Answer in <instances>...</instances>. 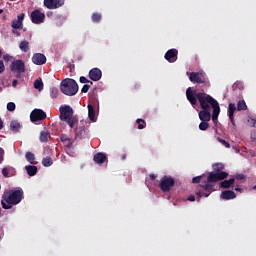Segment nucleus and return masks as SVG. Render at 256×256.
<instances>
[{
    "label": "nucleus",
    "instance_id": "f257e3e1",
    "mask_svg": "<svg viewBox=\"0 0 256 256\" xmlns=\"http://www.w3.org/2000/svg\"><path fill=\"white\" fill-rule=\"evenodd\" d=\"M186 97L192 107L197 105V101H199L201 109H211L212 107V121L214 124H217L221 107H219V102L215 98L205 93V90L192 89L191 87L187 88Z\"/></svg>",
    "mask_w": 256,
    "mask_h": 256
},
{
    "label": "nucleus",
    "instance_id": "f03ea898",
    "mask_svg": "<svg viewBox=\"0 0 256 256\" xmlns=\"http://www.w3.org/2000/svg\"><path fill=\"white\" fill-rule=\"evenodd\" d=\"M227 177H229V173L227 172L208 173L207 181L199 185L196 189L198 199H201V197H209V195L215 191V183H217V181H223V179H227Z\"/></svg>",
    "mask_w": 256,
    "mask_h": 256
},
{
    "label": "nucleus",
    "instance_id": "7ed1b4c3",
    "mask_svg": "<svg viewBox=\"0 0 256 256\" xmlns=\"http://www.w3.org/2000/svg\"><path fill=\"white\" fill-rule=\"evenodd\" d=\"M23 189L9 190L3 195L1 205L4 209H12L13 205H19L23 201Z\"/></svg>",
    "mask_w": 256,
    "mask_h": 256
},
{
    "label": "nucleus",
    "instance_id": "20e7f679",
    "mask_svg": "<svg viewBox=\"0 0 256 256\" xmlns=\"http://www.w3.org/2000/svg\"><path fill=\"white\" fill-rule=\"evenodd\" d=\"M59 111L61 121H65L70 129H74L75 125L79 123V120L77 119V116H73V108L69 105L61 106Z\"/></svg>",
    "mask_w": 256,
    "mask_h": 256
},
{
    "label": "nucleus",
    "instance_id": "39448f33",
    "mask_svg": "<svg viewBox=\"0 0 256 256\" xmlns=\"http://www.w3.org/2000/svg\"><path fill=\"white\" fill-rule=\"evenodd\" d=\"M60 91L68 97H73V95H77L79 91V85L77 84V81L71 78H66L62 80L60 84Z\"/></svg>",
    "mask_w": 256,
    "mask_h": 256
},
{
    "label": "nucleus",
    "instance_id": "423d86ee",
    "mask_svg": "<svg viewBox=\"0 0 256 256\" xmlns=\"http://www.w3.org/2000/svg\"><path fill=\"white\" fill-rule=\"evenodd\" d=\"M173 187H175V179L173 177L165 176L161 179L160 189L163 191V193H169Z\"/></svg>",
    "mask_w": 256,
    "mask_h": 256
},
{
    "label": "nucleus",
    "instance_id": "0eeeda50",
    "mask_svg": "<svg viewBox=\"0 0 256 256\" xmlns=\"http://www.w3.org/2000/svg\"><path fill=\"white\" fill-rule=\"evenodd\" d=\"M30 19L34 25H41V23H45V13L41 12L39 9H36L31 12Z\"/></svg>",
    "mask_w": 256,
    "mask_h": 256
},
{
    "label": "nucleus",
    "instance_id": "6e6552de",
    "mask_svg": "<svg viewBox=\"0 0 256 256\" xmlns=\"http://www.w3.org/2000/svg\"><path fill=\"white\" fill-rule=\"evenodd\" d=\"M189 80L191 83H207V76L202 72H191L189 74Z\"/></svg>",
    "mask_w": 256,
    "mask_h": 256
},
{
    "label": "nucleus",
    "instance_id": "1a4fd4ad",
    "mask_svg": "<svg viewBox=\"0 0 256 256\" xmlns=\"http://www.w3.org/2000/svg\"><path fill=\"white\" fill-rule=\"evenodd\" d=\"M44 119H47V114L41 109H34L30 113V120L32 123H37V121H44Z\"/></svg>",
    "mask_w": 256,
    "mask_h": 256
},
{
    "label": "nucleus",
    "instance_id": "9d476101",
    "mask_svg": "<svg viewBox=\"0 0 256 256\" xmlns=\"http://www.w3.org/2000/svg\"><path fill=\"white\" fill-rule=\"evenodd\" d=\"M10 70L14 73H25V62L23 60H14L10 65Z\"/></svg>",
    "mask_w": 256,
    "mask_h": 256
},
{
    "label": "nucleus",
    "instance_id": "9b49d317",
    "mask_svg": "<svg viewBox=\"0 0 256 256\" xmlns=\"http://www.w3.org/2000/svg\"><path fill=\"white\" fill-rule=\"evenodd\" d=\"M65 5V0H44V6L47 9H59Z\"/></svg>",
    "mask_w": 256,
    "mask_h": 256
},
{
    "label": "nucleus",
    "instance_id": "f8f14e48",
    "mask_svg": "<svg viewBox=\"0 0 256 256\" xmlns=\"http://www.w3.org/2000/svg\"><path fill=\"white\" fill-rule=\"evenodd\" d=\"M178 55H179V50L172 48L165 53L164 57L166 61H168V63H175V61H177Z\"/></svg>",
    "mask_w": 256,
    "mask_h": 256
},
{
    "label": "nucleus",
    "instance_id": "ddd939ff",
    "mask_svg": "<svg viewBox=\"0 0 256 256\" xmlns=\"http://www.w3.org/2000/svg\"><path fill=\"white\" fill-rule=\"evenodd\" d=\"M32 63L34 65H45L47 63V57L41 53H35L32 56Z\"/></svg>",
    "mask_w": 256,
    "mask_h": 256
},
{
    "label": "nucleus",
    "instance_id": "4468645a",
    "mask_svg": "<svg viewBox=\"0 0 256 256\" xmlns=\"http://www.w3.org/2000/svg\"><path fill=\"white\" fill-rule=\"evenodd\" d=\"M88 75L91 81H101V77H103V72H101V69L99 68H92L89 71Z\"/></svg>",
    "mask_w": 256,
    "mask_h": 256
},
{
    "label": "nucleus",
    "instance_id": "2eb2a0df",
    "mask_svg": "<svg viewBox=\"0 0 256 256\" xmlns=\"http://www.w3.org/2000/svg\"><path fill=\"white\" fill-rule=\"evenodd\" d=\"M198 117L200 121H211V108H201Z\"/></svg>",
    "mask_w": 256,
    "mask_h": 256
},
{
    "label": "nucleus",
    "instance_id": "dca6fc26",
    "mask_svg": "<svg viewBox=\"0 0 256 256\" xmlns=\"http://www.w3.org/2000/svg\"><path fill=\"white\" fill-rule=\"evenodd\" d=\"M235 111H237V106H235L233 103H230L228 105V117L233 127H235Z\"/></svg>",
    "mask_w": 256,
    "mask_h": 256
},
{
    "label": "nucleus",
    "instance_id": "f3484780",
    "mask_svg": "<svg viewBox=\"0 0 256 256\" xmlns=\"http://www.w3.org/2000/svg\"><path fill=\"white\" fill-rule=\"evenodd\" d=\"M107 159V155L103 152H98L94 155L93 161L98 165H103Z\"/></svg>",
    "mask_w": 256,
    "mask_h": 256
},
{
    "label": "nucleus",
    "instance_id": "a211bd4d",
    "mask_svg": "<svg viewBox=\"0 0 256 256\" xmlns=\"http://www.w3.org/2000/svg\"><path fill=\"white\" fill-rule=\"evenodd\" d=\"M221 199H224L225 201H229L231 199H235L237 197V194H235L231 190L222 191L220 195Z\"/></svg>",
    "mask_w": 256,
    "mask_h": 256
},
{
    "label": "nucleus",
    "instance_id": "6ab92c4d",
    "mask_svg": "<svg viewBox=\"0 0 256 256\" xmlns=\"http://www.w3.org/2000/svg\"><path fill=\"white\" fill-rule=\"evenodd\" d=\"M19 49L22 51V53H27L31 49V46L29 45V41L23 40L19 44Z\"/></svg>",
    "mask_w": 256,
    "mask_h": 256
},
{
    "label": "nucleus",
    "instance_id": "aec40b11",
    "mask_svg": "<svg viewBox=\"0 0 256 256\" xmlns=\"http://www.w3.org/2000/svg\"><path fill=\"white\" fill-rule=\"evenodd\" d=\"M16 171L13 167L3 168L2 169V175L3 177H13L15 175Z\"/></svg>",
    "mask_w": 256,
    "mask_h": 256
},
{
    "label": "nucleus",
    "instance_id": "412c9836",
    "mask_svg": "<svg viewBox=\"0 0 256 256\" xmlns=\"http://www.w3.org/2000/svg\"><path fill=\"white\" fill-rule=\"evenodd\" d=\"M39 139H40L41 143H47V141H49V139H51V134H49V131L43 130L40 132Z\"/></svg>",
    "mask_w": 256,
    "mask_h": 256
},
{
    "label": "nucleus",
    "instance_id": "4be33fe9",
    "mask_svg": "<svg viewBox=\"0 0 256 256\" xmlns=\"http://www.w3.org/2000/svg\"><path fill=\"white\" fill-rule=\"evenodd\" d=\"M25 170L29 177H35V175H37V166L27 165L25 166Z\"/></svg>",
    "mask_w": 256,
    "mask_h": 256
},
{
    "label": "nucleus",
    "instance_id": "5701e85b",
    "mask_svg": "<svg viewBox=\"0 0 256 256\" xmlns=\"http://www.w3.org/2000/svg\"><path fill=\"white\" fill-rule=\"evenodd\" d=\"M85 135V126H79L75 129V139H83Z\"/></svg>",
    "mask_w": 256,
    "mask_h": 256
},
{
    "label": "nucleus",
    "instance_id": "b1692460",
    "mask_svg": "<svg viewBox=\"0 0 256 256\" xmlns=\"http://www.w3.org/2000/svg\"><path fill=\"white\" fill-rule=\"evenodd\" d=\"M233 183H235V178H230L229 180H224L220 183V187L222 189H229V187H231V185H233Z\"/></svg>",
    "mask_w": 256,
    "mask_h": 256
},
{
    "label": "nucleus",
    "instance_id": "393cba45",
    "mask_svg": "<svg viewBox=\"0 0 256 256\" xmlns=\"http://www.w3.org/2000/svg\"><path fill=\"white\" fill-rule=\"evenodd\" d=\"M10 129L11 131H13L14 133H19V129H21V124H19L17 122V120H13L11 123H10Z\"/></svg>",
    "mask_w": 256,
    "mask_h": 256
},
{
    "label": "nucleus",
    "instance_id": "a878e982",
    "mask_svg": "<svg viewBox=\"0 0 256 256\" xmlns=\"http://www.w3.org/2000/svg\"><path fill=\"white\" fill-rule=\"evenodd\" d=\"M88 117L90 121H95V108L91 104L88 105Z\"/></svg>",
    "mask_w": 256,
    "mask_h": 256
},
{
    "label": "nucleus",
    "instance_id": "bb28decb",
    "mask_svg": "<svg viewBox=\"0 0 256 256\" xmlns=\"http://www.w3.org/2000/svg\"><path fill=\"white\" fill-rule=\"evenodd\" d=\"M43 80L41 78H38L34 81V89H37L38 91H43Z\"/></svg>",
    "mask_w": 256,
    "mask_h": 256
},
{
    "label": "nucleus",
    "instance_id": "cd10ccee",
    "mask_svg": "<svg viewBox=\"0 0 256 256\" xmlns=\"http://www.w3.org/2000/svg\"><path fill=\"white\" fill-rule=\"evenodd\" d=\"M237 111H247V103H245V100L238 101Z\"/></svg>",
    "mask_w": 256,
    "mask_h": 256
},
{
    "label": "nucleus",
    "instance_id": "c85d7f7f",
    "mask_svg": "<svg viewBox=\"0 0 256 256\" xmlns=\"http://www.w3.org/2000/svg\"><path fill=\"white\" fill-rule=\"evenodd\" d=\"M25 158L31 165L35 164V154L33 152H26Z\"/></svg>",
    "mask_w": 256,
    "mask_h": 256
},
{
    "label": "nucleus",
    "instance_id": "c756f323",
    "mask_svg": "<svg viewBox=\"0 0 256 256\" xmlns=\"http://www.w3.org/2000/svg\"><path fill=\"white\" fill-rule=\"evenodd\" d=\"M42 165L43 167H51L53 165V159L49 156L42 159Z\"/></svg>",
    "mask_w": 256,
    "mask_h": 256
},
{
    "label": "nucleus",
    "instance_id": "7c9ffc66",
    "mask_svg": "<svg viewBox=\"0 0 256 256\" xmlns=\"http://www.w3.org/2000/svg\"><path fill=\"white\" fill-rule=\"evenodd\" d=\"M199 129L200 131H207L209 129V121H201Z\"/></svg>",
    "mask_w": 256,
    "mask_h": 256
},
{
    "label": "nucleus",
    "instance_id": "2f4dec72",
    "mask_svg": "<svg viewBox=\"0 0 256 256\" xmlns=\"http://www.w3.org/2000/svg\"><path fill=\"white\" fill-rule=\"evenodd\" d=\"M225 167L223 166V164H219V163H217V164H214L213 165V169H214V171H216V173H224L223 172V169H224Z\"/></svg>",
    "mask_w": 256,
    "mask_h": 256
},
{
    "label": "nucleus",
    "instance_id": "473e14b6",
    "mask_svg": "<svg viewBox=\"0 0 256 256\" xmlns=\"http://www.w3.org/2000/svg\"><path fill=\"white\" fill-rule=\"evenodd\" d=\"M12 28L13 29H23V23L19 22V20H13Z\"/></svg>",
    "mask_w": 256,
    "mask_h": 256
},
{
    "label": "nucleus",
    "instance_id": "72a5a7b5",
    "mask_svg": "<svg viewBox=\"0 0 256 256\" xmlns=\"http://www.w3.org/2000/svg\"><path fill=\"white\" fill-rule=\"evenodd\" d=\"M102 17L99 13L92 14V21L93 23H99L101 21Z\"/></svg>",
    "mask_w": 256,
    "mask_h": 256
},
{
    "label": "nucleus",
    "instance_id": "f704fd0d",
    "mask_svg": "<svg viewBox=\"0 0 256 256\" xmlns=\"http://www.w3.org/2000/svg\"><path fill=\"white\" fill-rule=\"evenodd\" d=\"M217 141L219 143H221V145H223L224 147H226V149H230L231 148V144H229V142H227L226 140L222 139V138H217Z\"/></svg>",
    "mask_w": 256,
    "mask_h": 256
},
{
    "label": "nucleus",
    "instance_id": "c9c22d12",
    "mask_svg": "<svg viewBox=\"0 0 256 256\" xmlns=\"http://www.w3.org/2000/svg\"><path fill=\"white\" fill-rule=\"evenodd\" d=\"M136 123L138 124V129H145V125H147L143 119H137Z\"/></svg>",
    "mask_w": 256,
    "mask_h": 256
},
{
    "label": "nucleus",
    "instance_id": "e433bc0d",
    "mask_svg": "<svg viewBox=\"0 0 256 256\" xmlns=\"http://www.w3.org/2000/svg\"><path fill=\"white\" fill-rule=\"evenodd\" d=\"M57 95H59V90L57 88L51 89V97L52 99H57Z\"/></svg>",
    "mask_w": 256,
    "mask_h": 256
},
{
    "label": "nucleus",
    "instance_id": "4c0bfd02",
    "mask_svg": "<svg viewBox=\"0 0 256 256\" xmlns=\"http://www.w3.org/2000/svg\"><path fill=\"white\" fill-rule=\"evenodd\" d=\"M15 108H16V105H15L14 102H9V103L7 104V110H8V111L13 112V111H15Z\"/></svg>",
    "mask_w": 256,
    "mask_h": 256
},
{
    "label": "nucleus",
    "instance_id": "58836bf2",
    "mask_svg": "<svg viewBox=\"0 0 256 256\" xmlns=\"http://www.w3.org/2000/svg\"><path fill=\"white\" fill-rule=\"evenodd\" d=\"M60 141H62V143H67V141H71V138H69V136H67L66 134H62L60 136Z\"/></svg>",
    "mask_w": 256,
    "mask_h": 256
},
{
    "label": "nucleus",
    "instance_id": "ea45409f",
    "mask_svg": "<svg viewBox=\"0 0 256 256\" xmlns=\"http://www.w3.org/2000/svg\"><path fill=\"white\" fill-rule=\"evenodd\" d=\"M89 89H91V85L85 84L81 89V93H87Z\"/></svg>",
    "mask_w": 256,
    "mask_h": 256
},
{
    "label": "nucleus",
    "instance_id": "a19ab883",
    "mask_svg": "<svg viewBox=\"0 0 256 256\" xmlns=\"http://www.w3.org/2000/svg\"><path fill=\"white\" fill-rule=\"evenodd\" d=\"M201 179H203V176H196L192 179V183H201Z\"/></svg>",
    "mask_w": 256,
    "mask_h": 256
},
{
    "label": "nucleus",
    "instance_id": "79ce46f5",
    "mask_svg": "<svg viewBox=\"0 0 256 256\" xmlns=\"http://www.w3.org/2000/svg\"><path fill=\"white\" fill-rule=\"evenodd\" d=\"M23 19H25V13H21L20 15H18L16 21L23 23Z\"/></svg>",
    "mask_w": 256,
    "mask_h": 256
},
{
    "label": "nucleus",
    "instance_id": "37998d69",
    "mask_svg": "<svg viewBox=\"0 0 256 256\" xmlns=\"http://www.w3.org/2000/svg\"><path fill=\"white\" fill-rule=\"evenodd\" d=\"M80 83H91V80L87 79L85 76H81Z\"/></svg>",
    "mask_w": 256,
    "mask_h": 256
},
{
    "label": "nucleus",
    "instance_id": "c03bdc74",
    "mask_svg": "<svg viewBox=\"0 0 256 256\" xmlns=\"http://www.w3.org/2000/svg\"><path fill=\"white\" fill-rule=\"evenodd\" d=\"M3 59H4V61L9 62V61H11V59H13V57L9 54H6L3 56Z\"/></svg>",
    "mask_w": 256,
    "mask_h": 256
},
{
    "label": "nucleus",
    "instance_id": "a18cd8bd",
    "mask_svg": "<svg viewBox=\"0 0 256 256\" xmlns=\"http://www.w3.org/2000/svg\"><path fill=\"white\" fill-rule=\"evenodd\" d=\"M248 123L251 125V127H255L256 120L254 118H249Z\"/></svg>",
    "mask_w": 256,
    "mask_h": 256
},
{
    "label": "nucleus",
    "instance_id": "49530a36",
    "mask_svg": "<svg viewBox=\"0 0 256 256\" xmlns=\"http://www.w3.org/2000/svg\"><path fill=\"white\" fill-rule=\"evenodd\" d=\"M5 71V64L3 63V60H0V74Z\"/></svg>",
    "mask_w": 256,
    "mask_h": 256
},
{
    "label": "nucleus",
    "instance_id": "de8ad7c7",
    "mask_svg": "<svg viewBox=\"0 0 256 256\" xmlns=\"http://www.w3.org/2000/svg\"><path fill=\"white\" fill-rule=\"evenodd\" d=\"M65 149H73V142L69 141L67 144L64 145Z\"/></svg>",
    "mask_w": 256,
    "mask_h": 256
},
{
    "label": "nucleus",
    "instance_id": "09e8293b",
    "mask_svg": "<svg viewBox=\"0 0 256 256\" xmlns=\"http://www.w3.org/2000/svg\"><path fill=\"white\" fill-rule=\"evenodd\" d=\"M3 155H5V150H3V148H0V163H3Z\"/></svg>",
    "mask_w": 256,
    "mask_h": 256
},
{
    "label": "nucleus",
    "instance_id": "8fccbe9b",
    "mask_svg": "<svg viewBox=\"0 0 256 256\" xmlns=\"http://www.w3.org/2000/svg\"><path fill=\"white\" fill-rule=\"evenodd\" d=\"M149 177L151 181H155L157 179V176L155 174H150Z\"/></svg>",
    "mask_w": 256,
    "mask_h": 256
},
{
    "label": "nucleus",
    "instance_id": "3c124183",
    "mask_svg": "<svg viewBox=\"0 0 256 256\" xmlns=\"http://www.w3.org/2000/svg\"><path fill=\"white\" fill-rule=\"evenodd\" d=\"M188 201H191V202L195 201V195H190L188 197Z\"/></svg>",
    "mask_w": 256,
    "mask_h": 256
},
{
    "label": "nucleus",
    "instance_id": "603ef678",
    "mask_svg": "<svg viewBox=\"0 0 256 256\" xmlns=\"http://www.w3.org/2000/svg\"><path fill=\"white\" fill-rule=\"evenodd\" d=\"M234 190H235V191H238L239 193H243V189L240 188V187H236Z\"/></svg>",
    "mask_w": 256,
    "mask_h": 256
},
{
    "label": "nucleus",
    "instance_id": "864d4df0",
    "mask_svg": "<svg viewBox=\"0 0 256 256\" xmlns=\"http://www.w3.org/2000/svg\"><path fill=\"white\" fill-rule=\"evenodd\" d=\"M17 83H18L17 80H13V81H12V87H17Z\"/></svg>",
    "mask_w": 256,
    "mask_h": 256
},
{
    "label": "nucleus",
    "instance_id": "5fc2aeb1",
    "mask_svg": "<svg viewBox=\"0 0 256 256\" xmlns=\"http://www.w3.org/2000/svg\"><path fill=\"white\" fill-rule=\"evenodd\" d=\"M4 125H3V120L0 118V131L1 129H3Z\"/></svg>",
    "mask_w": 256,
    "mask_h": 256
},
{
    "label": "nucleus",
    "instance_id": "6e6d98bb",
    "mask_svg": "<svg viewBox=\"0 0 256 256\" xmlns=\"http://www.w3.org/2000/svg\"><path fill=\"white\" fill-rule=\"evenodd\" d=\"M125 159H127V155H126V154H123V155H122V161H125Z\"/></svg>",
    "mask_w": 256,
    "mask_h": 256
},
{
    "label": "nucleus",
    "instance_id": "4d7b16f0",
    "mask_svg": "<svg viewBox=\"0 0 256 256\" xmlns=\"http://www.w3.org/2000/svg\"><path fill=\"white\" fill-rule=\"evenodd\" d=\"M51 15H53V12L51 11L47 12V17H51Z\"/></svg>",
    "mask_w": 256,
    "mask_h": 256
},
{
    "label": "nucleus",
    "instance_id": "13d9d810",
    "mask_svg": "<svg viewBox=\"0 0 256 256\" xmlns=\"http://www.w3.org/2000/svg\"><path fill=\"white\" fill-rule=\"evenodd\" d=\"M88 83V85H90V87H91V85H93V81H90V82H87Z\"/></svg>",
    "mask_w": 256,
    "mask_h": 256
},
{
    "label": "nucleus",
    "instance_id": "bf43d9fd",
    "mask_svg": "<svg viewBox=\"0 0 256 256\" xmlns=\"http://www.w3.org/2000/svg\"><path fill=\"white\" fill-rule=\"evenodd\" d=\"M236 85H241V83H238V84H237V83H235V84L233 85V87H235Z\"/></svg>",
    "mask_w": 256,
    "mask_h": 256
},
{
    "label": "nucleus",
    "instance_id": "052dcab7",
    "mask_svg": "<svg viewBox=\"0 0 256 256\" xmlns=\"http://www.w3.org/2000/svg\"><path fill=\"white\" fill-rule=\"evenodd\" d=\"M3 13V9H0V15Z\"/></svg>",
    "mask_w": 256,
    "mask_h": 256
},
{
    "label": "nucleus",
    "instance_id": "680f3d73",
    "mask_svg": "<svg viewBox=\"0 0 256 256\" xmlns=\"http://www.w3.org/2000/svg\"><path fill=\"white\" fill-rule=\"evenodd\" d=\"M1 55H3V52H1V50H0V57H1Z\"/></svg>",
    "mask_w": 256,
    "mask_h": 256
},
{
    "label": "nucleus",
    "instance_id": "e2e57ef3",
    "mask_svg": "<svg viewBox=\"0 0 256 256\" xmlns=\"http://www.w3.org/2000/svg\"><path fill=\"white\" fill-rule=\"evenodd\" d=\"M254 190H256V185L253 187Z\"/></svg>",
    "mask_w": 256,
    "mask_h": 256
},
{
    "label": "nucleus",
    "instance_id": "0e129e2a",
    "mask_svg": "<svg viewBox=\"0 0 256 256\" xmlns=\"http://www.w3.org/2000/svg\"><path fill=\"white\" fill-rule=\"evenodd\" d=\"M0 241H1V237H0Z\"/></svg>",
    "mask_w": 256,
    "mask_h": 256
}]
</instances>
